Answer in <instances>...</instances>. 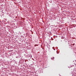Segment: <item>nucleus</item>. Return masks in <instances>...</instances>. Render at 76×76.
<instances>
[{
  "label": "nucleus",
  "mask_w": 76,
  "mask_h": 76,
  "mask_svg": "<svg viewBox=\"0 0 76 76\" xmlns=\"http://www.w3.org/2000/svg\"><path fill=\"white\" fill-rule=\"evenodd\" d=\"M54 57H53V58H51V59H52V60H53V59H54Z\"/></svg>",
  "instance_id": "nucleus-1"
}]
</instances>
